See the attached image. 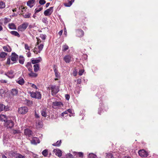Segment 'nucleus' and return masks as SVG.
<instances>
[{
	"mask_svg": "<svg viewBox=\"0 0 158 158\" xmlns=\"http://www.w3.org/2000/svg\"><path fill=\"white\" fill-rule=\"evenodd\" d=\"M9 155L11 157L15 158H25L24 156H23L20 153H17L16 152L13 151L9 153Z\"/></svg>",
	"mask_w": 158,
	"mask_h": 158,
	"instance_id": "f257e3e1",
	"label": "nucleus"
},
{
	"mask_svg": "<svg viewBox=\"0 0 158 158\" xmlns=\"http://www.w3.org/2000/svg\"><path fill=\"white\" fill-rule=\"evenodd\" d=\"M50 86L52 90V94L53 95H55L59 90L58 87L53 85H51Z\"/></svg>",
	"mask_w": 158,
	"mask_h": 158,
	"instance_id": "f03ea898",
	"label": "nucleus"
},
{
	"mask_svg": "<svg viewBox=\"0 0 158 158\" xmlns=\"http://www.w3.org/2000/svg\"><path fill=\"white\" fill-rule=\"evenodd\" d=\"M28 25V24L27 23H24L18 26V30L19 31L21 32L24 31L27 28Z\"/></svg>",
	"mask_w": 158,
	"mask_h": 158,
	"instance_id": "7ed1b4c3",
	"label": "nucleus"
},
{
	"mask_svg": "<svg viewBox=\"0 0 158 158\" xmlns=\"http://www.w3.org/2000/svg\"><path fill=\"white\" fill-rule=\"evenodd\" d=\"M24 133L27 137H31L33 136L32 131L29 129H26L24 130Z\"/></svg>",
	"mask_w": 158,
	"mask_h": 158,
	"instance_id": "20e7f679",
	"label": "nucleus"
},
{
	"mask_svg": "<svg viewBox=\"0 0 158 158\" xmlns=\"http://www.w3.org/2000/svg\"><path fill=\"white\" fill-rule=\"evenodd\" d=\"M28 110V108L24 106L19 108L18 109L19 112L20 114H24L27 113Z\"/></svg>",
	"mask_w": 158,
	"mask_h": 158,
	"instance_id": "39448f33",
	"label": "nucleus"
},
{
	"mask_svg": "<svg viewBox=\"0 0 158 158\" xmlns=\"http://www.w3.org/2000/svg\"><path fill=\"white\" fill-rule=\"evenodd\" d=\"M53 7H51L45 10L44 12V15L46 16L50 15L53 11Z\"/></svg>",
	"mask_w": 158,
	"mask_h": 158,
	"instance_id": "423d86ee",
	"label": "nucleus"
},
{
	"mask_svg": "<svg viewBox=\"0 0 158 158\" xmlns=\"http://www.w3.org/2000/svg\"><path fill=\"white\" fill-rule=\"evenodd\" d=\"M5 125L7 128H11L14 125V123L13 121L11 120H7L5 123Z\"/></svg>",
	"mask_w": 158,
	"mask_h": 158,
	"instance_id": "0eeeda50",
	"label": "nucleus"
},
{
	"mask_svg": "<svg viewBox=\"0 0 158 158\" xmlns=\"http://www.w3.org/2000/svg\"><path fill=\"white\" fill-rule=\"evenodd\" d=\"M138 153L141 157H146L148 156V153L143 149L139 150Z\"/></svg>",
	"mask_w": 158,
	"mask_h": 158,
	"instance_id": "6e6552de",
	"label": "nucleus"
},
{
	"mask_svg": "<svg viewBox=\"0 0 158 158\" xmlns=\"http://www.w3.org/2000/svg\"><path fill=\"white\" fill-rule=\"evenodd\" d=\"M18 55L16 53H12L11 55V60L13 62H11V64H12L14 63H15L17 60V59L18 58Z\"/></svg>",
	"mask_w": 158,
	"mask_h": 158,
	"instance_id": "1a4fd4ad",
	"label": "nucleus"
},
{
	"mask_svg": "<svg viewBox=\"0 0 158 158\" xmlns=\"http://www.w3.org/2000/svg\"><path fill=\"white\" fill-rule=\"evenodd\" d=\"M53 152L55 153V155L59 157H60L62 156V152L59 149H55L53 150Z\"/></svg>",
	"mask_w": 158,
	"mask_h": 158,
	"instance_id": "9d476101",
	"label": "nucleus"
},
{
	"mask_svg": "<svg viewBox=\"0 0 158 158\" xmlns=\"http://www.w3.org/2000/svg\"><path fill=\"white\" fill-rule=\"evenodd\" d=\"M64 60L66 63H69L71 60V57L69 55H66L64 58Z\"/></svg>",
	"mask_w": 158,
	"mask_h": 158,
	"instance_id": "9b49d317",
	"label": "nucleus"
},
{
	"mask_svg": "<svg viewBox=\"0 0 158 158\" xmlns=\"http://www.w3.org/2000/svg\"><path fill=\"white\" fill-rule=\"evenodd\" d=\"M77 35V36L81 37L84 35L83 31L81 29H78L76 31Z\"/></svg>",
	"mask_w": 158,
	"mask_h": 158,
	"instance_id": "f8f14e48",
	"label": "nucleus"
},
{
	"mask_svg": "<svg viewBox=\"0 0 158 158\" xmlns=\"http://www.w3.org/2000/svg\"><path fill=\"white\" fill-rule=\"evenodd\" d=\"M35 3V0H30L27 2V5L28 6L31 8L34 6Z\"/></svg>",
	"mask_w": 158,
	"mask_h": 158,
	"instance_id": "ddd939ff",
	"label": "nucleus"
},
{
	"mask_svg": "<svg viewBox=\"0 0 158 158\" xmlns=\"http://www.w3.org/2000/svg\"><path fill=\"white\" fill-rule=\"evenodd\" d=\"M5 75L9 77L12 78L14 77V72L12 71H10L8 72Z\"/></svg>",
	"mask_w": 158,
	"mask_h": 158,
	"instance_id": "4468645a",
	"label": "nucleus"
},
{
	"mask_svg": "<svg viewBox=\"0 0 158 158\" xmlns=\"http://www.w3.org/2000/svg\"><path fill=\"white\" fill-rule=\"evenodd\" d=\"M0 120L5 123L7 120L6 116L5 115L2 114L0 115Z\"/></svg>",
	"mask_w": 158,
	"mask_h": 158,
	"instance_id": "2eb2a0df",
	"label": "nucleus"
},
{
	"mask_svg": "<svg viewBox=\"0 0 158 158\" xmlns=\"http://www.w3.org/2000/svg\"><path fill=\"white\" fill-rule=\"evenodd\" d=\"M21 14L23 15V16L24 18H30L31 15V14L30 13H27L25 14L23 12V10L22 11V13H21Z\"/></svg>",
	"mask_w": 158,
	"mask_h": 158,
	"instance_id": "dca6fc26",
	"label": "nucleus"
},
{
	"mask_svg": "<svg viewBox=\"0 0 158 158\" xmlns=\"http://www.w3.org/2000/svg\"><path fill=\"white\" fill-rule=\"evenodd\" d=\"M3 50L5 51H6L7 52H10L11 51V49L9 46H3Z\"/></svg>",
	"mask_w": 158,
	"mask_h": 158,
	"instance_id": "f3484780",
	"label": "nucleus"
},
{
	"mask_svg": "<svg viewBox=\"0 0 158 158\" xmlns=\"http://www.w3.org/2000/svg\"><path fill=\"white\" fill-rule=\"evenodd\" d=\"M24 103L29 106H31L32 104V101L27 99H26L24 101Z\"/></svg>",
	"mask_w": 158,
	"mask_h": 158,
	"instance_id": "a211bd4d",
	"label": "nucleus"
},
{
	"mask_svg": "<svg viewBox=\"0 0 158 158\" xmlns=\"http://www.w3.org/2000/svg\"><path fill=\"white\" fill-rule=\"evenodd\" d=\"M54 70L56 77L57 78H60V74L58 72L57 70L55 68H54Z\"/></svg>",
	"mask_w": 158,
	"mask_h": 158,
	"instance_id": "6ab92c4d",
	"label": "nucleus"
},
{
	"mask_svg": "<svg viewBox=\"0 0 158 158\" xmlns=\"http://www.w3.org/2000/svg\"><path fill=\"white\" fill-rule=\"evenodd\" d=\"M8 26L10 29H16V27L14 23H9L8 24Z\"/></svg>",
	"mask_w": 158,
	"mask_h": 158,
	"instance_id": "aec40b11",
	"label": "nucleus"
},
{
	"mask_svg": "<svg viewBox=\"0 0 158 158\" xmlns=\"http://www.w3.org/2000/svg\"><path fill=\"white\" fill-rule=\"evenodd\" d=\"M16 82L20 85H23L24 83V81L23 78H19V80Z\"/></svg>",
	"mask_w": 158,
	"mask_h": 158,
	"instance_id": "412c9836",
	"label": "nucleus"
},
{
	"mask_svg": "<svg viewBox=\"0 0 158 158\" xmlns=\"http://www.w3.org/2000/svg\"><path fill=\"white\" fill-rule=\"evenodd\" d=\"M26 67L27 68L29 71L32 70V66L30 62H27L26 64Z\"/></svg>",
	"mask_w": 158,
	"mask_h": 158,
	"instance_id": "4be33fe9",
	"label": "nucleus"
},
{
	"mask_svg": "<svg viewBox=\"0 0 158 158\" xmlns=\"http://www.w3.org/2000/svg\"><path fill=\"white\" fill-rule=\"evenodd\" d=\"M41 60V59L40 58L39 59L32 60H31V62L33 64H36L40 62Z\"/></svg>",
	"mask_w": 158,
	"mask_h": 158,
	"instance_id": "5701e85b",
	"label": "nucleus"
},
{
	"mask_svg": "<svg viewBox=\"0 0 158 158\" xmlns=\"http://www.w3.org/2000/svg\"><path fill=\"white\" fill-rule=\"evenodd\" d=\"M31 73L29 74V76L32 77H35L37 76V74L35 73H33L31 70Z\"/></svg>",
	"mask_w": 158,
	"mask_h": 158,
	"instance_id": "b1692460",
	"label": "nucleus"
},
{
	"mask_svg": "<svg viewBox=\"0 0 158 158\" xmlns=\"http://www.w3.org/2000/svg\"><path fill=\"white\" fill-rule=\"evenodd\" d=\"M10 33L12 35L15 36H17L18 37H19L20 36L19 34L17 31H10Z\"/></svg>",
	"mask_w": 158,
	"mask_h": 158,
	"instance_id": "393cba45",
	"label": "nucleus"
},
{
	"mask_svg": "<svg viewBox=\"0 0 158 158\" xmlns=\"http://www.w3.org/2000/svg\"><path fill=\"white\" fill-rule=\"evenodd\" d=\"M34 71L35 72H37L39 69V65L38 64H36L34 65Z\"/></svg>",
	"mask_w": 158,
	"mask_h": 158,
	"instance_id": "a878e982",
	"label": "nucleus"
},
{
	"mask_svg": "<svg viewBox=\"0 0 158 158\" xmlns=\"http://www.w3.org/2000/svg\"><path fill=\"white\" fill-rule=\"evenodd\" d=\"M24 60L23 57L21 56H19V63L21 64H23L24 63Z\"/></svg>",
	"mask_w": 158,
	"mask_h": 158,
	"instance_id": "bb28decb",
	"label": "nucleus"
},
{
	"mask_svg": "<svg viewBox=\"0 0 158 158\" xmlns=\"http://www.w3.org/2000/svg\"><path fill=\"white\" fill-rule=\"evenodd\" d=\"M41 114L44 117H46L47 116V113L45 110H43L41 112Z\"/></svg>",
	"mask_w": 158,
	"mask_h": 158,
	"instance_id": "cd10ccee",
	"label": "nucleus"
},
{
	"mask_svg": "<svg viewBox=\"0 0 158 158\" xmlns=\"http://www.w3.org/2000/svg\"><path fill=\"white\" fill-rule=\"evenodd\" d=\"M7 53L4 52L0 53V57L2 58H4L7 55Z\"/></svg>",
	"mask_w": 158,
	"mask_h": 158,
	"instance_id": "c85d7f7f",
	"label": "nucleus"
},
{
	"mask_svg": "<svg viewBox=\"0 0 158 158\" xmlns=\"http://www.w3.org/2000/svg\"><path fill=\"white\" fill-rule=\"evenodd\" d=\"M106 158H114L113 155L110 153H106Z\"/></svg>",
	"mask_w": 158,
	"mask_h": 158,
	"instance_id": "c756f323",
	"label": "nucleus"
},
{
	"mask_svg": "<svg viewBox=\"0 0 158 158\" xmlns=\"http://www.w3.org/2000/svg\"><path fill=\"white\" fill-rule=\"evenodd\" d=\"M36 96L35 98L40 99L41 98V94L39 92H36Z\"/></svg>",
	"mask_w": 158,
	"mask_h": 158,
	"instance_id": "7c9ffc66",
	"label": "nucleus"
},
{
	"mask_svg": "<svg viewBox=\"0 0 158 158\" xmlns=\"http://www.w3.org/2000/svg\"><path fill=\"white\" fill-rule=\"evenodd\" d=\"M18 93V91L16 89H12L11 93L13 95H16Z\"/></svg>",
	"mask_w": 158,
	"mask_h": 158,
	"instance_id": "2f4dec72",
	"label": "nucleus"
},
{
	"mask_svg": "<svg viewBox=\"0 0 158 158\" xmlns=\"http://www.w3.org/2000/svg\"><path fill=\"white\" fill-rule=\"evenodd\" d=\"M61 143V140L59 142L58 141L56 143L53 144L52 145L54 146H59L60 145Z\"/></svg>",
	"mask_w": 158,
	"mask_h": 158,
	"instance_id": "473e14b6",
	"label": "nucleus"
},
{
	"mask_svg": "<svg viewBox=\"0 0 158 158\" xmlns=\"http://www.w3.org/2000/svg\"><path fill=\"white\" fill-rule=\"evenodd\" d=\"M5 3L3 2H0V9H2L5 8Z\"/></svg>",
	"mask_w": 158,
	"mask_h": 158,
	"instance_id": "72a5a7b5",
	"label": "nucleus"
},
{
	"mask_svg": "<svg viewBox=\"0 0 158 158\" xmlns=\"http://www.w3.org/2000/svg\"><path fill=\"white\" fill-rule=\"evenodd\" d=\"M42 154L44 156H47L48 154V151L47 149L44 150L42 152Z\"/></svg>",
	"mask_w": 158,
	"mask_h": 158,
	"instance_id": "f704fd0d",
	"label": "nucleus"
},
{
	"mask_svg": "<svg viewBox=\"0 0 158 158\" xmlns=\"http://www.w3.org/2000/svg\"><path fill=\"white\" fill-rule=\"evenodd\" d=\"M89 158H96V156L93 153H90L89 155Z\"/></svg>",
	"mask_w": 158,
	"mask_h": 158,
	"instance_id": "c9c22d12",
	"label": "nucleus"
},
{
	"mask_svg": "<svg viewBox=\"0 0 158 158\" xmlns=\"http://www.w3.org/2000/svg\"><path fill=\"white\" fill-rule=\"evenodd\" d=\"M29 93L32 98H35V97L36 96V93L30 92Z\"/></svg>",
	"mask_w": 158,
	"mask_h": 158,
	"instance_id": "e433bc0d",
	"label": "nucleus"
},
{
	"mask_svg": "<svg viewBox=\"0 0 158 158\" xmlns=\"http://www.w3.org/2000/svg\"><path fill=\"white\" fill-rule=\"evenodd\" d=\"M69 49V47L66 44L64 45L63 47V51H65Z\"/></svg>",
	"mask_w": 158,
	"mask_h": 158,
	"instance_id": "4c0bfd02",
	"label": "nucleus"
},
{
	"mask_svg": "<svg viewBox=\"0 0 158 158\" xmlns=\"http://www.w3.org/2000/svg\"><path fill=\"white\" fill-rule=\"evenodd\" d=\"M5 106L2 104H0V112L4 110Z\"/></svg>",
	"mask_w": 158,
	"mask_h": 158,
	"instance_id": "58836bf2",
	"label": "nucleus"
},
{
	"mask_svg": "<svg viewBox=\"0 0 158 158\" xmlns=\"http://www.w3.org/2000/svg\"><path fill=\"white\" fill-rule=\"evenodd\" d=\"M61 103L60 102H57L53 103V105L54 106H59L61 105Z\"/></svg>",
	"mask_w": 158,
	"mask_h": 158,
	"instance_id": "ea45409f",
	"label": "nucleus"
},
{
	"mask_svg": "<svg viewBox=\"0 0 158 158\" xmlns=\"http://www.w3.org/2000/svg\"><path fill=\"white\" fill-rule=\"evenodd\" d=\"M43 9L42 7H40L39 8H36L35 10V13H38L40 11L42 10Z\"/></svg>",
	"mask_w": 158,
	"mask_h": 158,
	"instance_id": "a19ab883",
	"label": "nucleus"
},
{
	"mask_svg": "<svg viewBox=\"0 0 158 158\" xmlns=\"http://www.w3.org/2000/svg\"><path fill=\"white\" fill-rule=\"evenodd\" d=\"M46 2L45 0H40L39 3L41 5H43L46 3Z\"/></svg>",
	"mask_w": 158,
	"mask_h": 158,
	"instance_id": "79ce46f5",
	"label": "nucleus"
},
{
	"mask_svg": "<svg viewBox=\"0 0 158 158\" xmlns=\"http://www.w3.org/2000/svg\"><path fill=\"white\" fill-rule=\"evenodd\" d=\"M32 48L31 47V46L30 47H29L28 45H27V44H25V48L26 50H30V48Z\"/></svg>",
	"mask_w": 158,
	"mask_h": 158,
	"instance_id": "37998d69",
	"label": "nucleus"
},
{
	"mask_svg": "<svg viewBox=\"0 0 158 158\" xmlns=\"http://www.w3.org/2000/svg\"><path fill=\"white\" fill-rule=\"evenodd\" d=\"M19 130H13L11 132V133L14 134H18L19 133Z\"/></svg>",
	"mask_w": 158,
	"mask_h": 158,
	"instance_id": "c03bdc74",
	"label": "nucleus"
},
{
	"mask_svg": "<svg viewBox=\"0 0 158 158\" xmlns=\"http://www.w3.org/2000/svg\"><path fill=\"white\" fill-rule=\"evenodd\" d=\"M72 4L70 2L68 3H65L64 4V5L66 7H70Z\"/></svg>",
	"mask_w": 158,
	"mask_h": 158,
	"instance_id": "a18cd8bd",
	"label": "nucleus"
},
{
	"mask_svg": "<svg viewBox=\"0 0 158 158\" xmlns=\"http://www.w3.org/2000/svg\"><path fill=\"white\" fill-rule=\"evenodd\" d=\"M36 123H37L36 126L38 127H42V124L41 123V122H37Z\"/></svg>",
	"mask_w": 158,
	"mask_h": 158,
	"instance_id": "49530a36",
	"label": "nucleus"
},
{
	"mask_svg": "<svg viewBox=\"0 0 158 158\" xmlns=\"http://www.w3.org/2000/svg\"><path fill=\"white\" fill-rule=\"evenodd\" d=\"M44 46V45L43 44H41L38 46L39 50L40 51L42 50Z\"/></svg>",
	"mask_w": 158,
	"mask_h": 158,
	"instance_id": "de8ad7c7",
	"label": "nucleus"
},
{
	"mask_svg": "<svg viewBox=\"0 0 158 158\" xmlns=\"http://www.w3.org/2000/svg\"><path fill=\"white\" fill-rule=\"evenodd\" d=\"M77 154L80 157H82L83 156V154L82 152H78L77 153Z\"/></svg>",
	"mask_w": 158,
	"mask_h": 158,
	"instance_id": "09e8293b",
	"label": "nucleus"
},
{
	"mask_svg": "<svg viewBox=\"0 0 158 158\" xmlns=\"http://www.w3.org/2000/svg\"><path fill=\"white\" fill-rule=\"evenodd\" d=\"M83 72L84 70H80L78 72L79 75L80 76L82 75Z\"/></svg>",
	"mask_w": 158,
	"mask_h": 158,
	"instance_id": "8fccbe9b",
	"label": "nucleus"
},
{
	"mask_svg": "<svg viewBox=\"0 0 158 158\" xmlns=\"http://www.w3.org/2000/svg\"><path fill=\"white\" fill-rule=\"evenodd\" d=\"M46 35H41L40 37L42 40H45L46 37Z\"/></svg>",
	"mask_w": 158,
	"mask_h": 158,
	"instance_id": "3c124183",
	"label": "nucleus"
},
{
	"mask_svg": "<svg viewBox=\"0 0 158 158\" xmlns=\"http://www.w3.org/2000/svg\"><path fill=\"white\" fill-rule=\"evenodd\" d=\"M42 22L44 23H46L48 22L47 20V18H44L42 19Z\"/></svg>",
	"mask_w": 158,
	"mask_h": 158,
	"instance_id": "603ef678",
	"label": "nucleus"
},
{
	"mask_svg": "<svg viewBox=\"0 0 158 158\" xmlns=\"http://www.w3.org/2000/svg\"><path fill=\"white\" fill-rule=\"evenodd\" d=\"M9 107L8 106H5V107L4 108V110L7 111L9 110Z\"/></svg>",
	"mask_w": 158,
	"mask_h": 158,
	"instance_id": "864d4df0",
	"label": "nucleus"
},
{
	"mask_svg": "<svg viewBox=\"0 0 158 158\" xmlns=\"http://www.w3.org/2000/svg\"><path fill=\"white\" fill-rule=\"evenodd\" d=\"M65 97L66 99L67 100H69L70 98V96L68 94L65 95Z\"/></svg>",
	"mask_w": 158,
	"mask_h": 158,
	"instance_id": "5fc2aeb1",
	"label": "nucleus"
},
{
	"mask_svg": "<svg viewBox=\"0 0 158 158\" xmlns=\"http://www.w3.org/2000/svg\"><path fill=\"white\" fill-rule=\"evenodd\" d=\"M10 58H7V64H10Z\"/></svg>",
	"mask_w": 158,
	"mask_h": 158,
	"instance_id": "6e6d98bb",
	"label": "nucleus"
},
{
	"mask_svg": "<svg viewBox=\"0 0 158 158\" xmlns=\"http://www.w3.org/2000/svg\"><path fill=\"white\" fill-rule=\"evenodd\" d=\"M35 117L37 118H40V116H39V115L38 114H37L36 113V111H35Z\"/></svg>",
	"mask_w": 158,
	"mask_h": 158,
	"instance_id": "4d7b16f0",
	"label": "nucleus"
},
{
	"mask_svg": "<svg viewBox=\"0 0 158 158\" xmlns=\"http://www.w3.org/2000/svg\"><path fill=\"white\" fill-rule=\"evenodd\" d=\"M81 82V80L80 79H78L77 80V84H80Z\"/></svg>",
	"mask_w": 158,
	"mask_h": 158,
	"instance_id": "13d9d810",
	"label": "nucleus"
},
{
	"mask_svg": "<svg viewBox=\"0 0 158 158\" xmlns=\"http://www.w3.org/2000/svg\"><path fill=\"white\" fill-rule=\"evenodd\" d=\"M9 22V19L6 18H5L4 21L5 23H7Z\"/></svg>",
	"mask_w": 158,
	"mask_h": 158,
	"instance_id": "bf43d9fd",
	"label": "nucleus"
},
{
	"mask_svg": "<svg viewBox=\"0 0 158 158\" xmlns=\"http://www.w3.org/2000/svg\"><path fill=\"white\" fill-rule=\"evenodd\" d=\"M31 142L32 144H36V143L34 139H32L31 141Z\"/></svg>",
	"mask_w": 158,
	"mask_h": 158,
	"instance_id": "052dcab7",
	"label": "nucleus"
},
{
	"mask_svg": "<svg viewBox=\"0 0 158 158\" xmlns=\"http://www.w3.org/2000/svg\"><path fill=\"white\" fill-rule=\"evenodd\" d=\"M62 33H63V30H60L59 32H58V35H59L60 36H61L62 34Z\"/></svg>",
	"mask_w": 158,
	"mask_h": 158,
	"instance_id": "680f3d73",
	"label": "nucleus"
},
{
	"mask_svg": "<svg viewBox=\"0 0 158 158\" xmlns=\"http://www.w3.org/2000/svg\"><path fill=\"white\" fill-rule=\"evenodd\" d=\"M77 73L76 71H74L73 73V74L74 76H77Z\"/></svg>",
	"mask_w": 158,
	"mask_h": 158,
	"instance_id": "e2e57ef3",
	"label": "nucleus"
},
{
	"mask_svg": "<svg viewBox=\"0 0 158 158\" xmlns=\"http://www.w3.org/2000/svg\"><path fill=\"white\" fill-rule=\"evenodd\" d=\"M31 87L35 89H36L37 88L36 86L34 84H32Z\"/></svg>",
	"mask_w": 158,
	"mask_h": 158,
	"instance_id": "0e129e2a",
	"label": "nucleus"
},
{
	"mask_svg": "<svg viewBox=\"0 0 158 158\" xmlns=\"http://www.w3.org/2000/svg\"><path fill=\"white\" fill-rule=\"evenodd\" d=\"M0 81L2 83H6L7 82V81L6 80H1Z\"/></svg>",
	"mask_w": 158,
	"mask_h": 158,
	"instance_id": "69168bd1",
	"label": "nucleus"
},
{
	"mask_svg": "<svg viewBox=\"0 0 158 158\" xmlns=\"http://www.w3.org/2000/svg\"><path fill=\"white\" fill-rule=\"evenodd\" d=\"M67 111L70 113H71L72 114V110L71 109H68V110H67Z\"/></svg>",
	"mask_w": 158,
	"mask_h": 158,
	"instance_id": "338daca9",
	"label": "nucleus"
},
{
	"mask_svg": "<svg viewBox=\"0 0 158 158\" xmlns=\"http://www.w3.org/2000/svg\"><path fill=\"white\" fill-rule=\"evenodd\" d=\"M37 48H35L34 49V50H33V52L35 53H37V52L36 51Z\"/></svg>",
	"mask_w": 158,
	"mask_h": 158,
	"instance_id": "774afa93",
	"label": "nucleus"
}]
</instances>
